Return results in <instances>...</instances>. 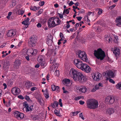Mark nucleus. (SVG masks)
<instances>
[{"label": "nucleus", "mask_w": 121, "mask_h": 121, "mask_svg": "<svg viewBox=\"0 0 121 121\" xmlns=\"http://www.w3.org/2000/svg\"><path fill=\"white\" fill-rule=\"evenodd\" d=\"M69 75L76 81L83 82L87 80L86 77L83 76L81 72H78L75 69L72 68L69 71Z\"/></svg>", "instance_id": "nucleus-1"}, {"label": "nucleus", "mask_w": 121, "mask_h": 121, "mask_svg": "<svg viewBox=\"0 0 121 121\" xmlns=\"http://www.w3.org/2000/svg\"><path fill=\"white\" fill-rule=\"evenodd\" d=\"M48 23V27L50 28H53L59 25L60 21L59 18L51 17L49 19Z\"/></svg>", "instance_id": "nucleus-2"}, {"label": "nucleus", "mask_w": 121, "mask_h": 121, "mask_svg": "<svg viewBox=\"0 0 121 121\" xmlns=\"http://www.w3.org/2000/svg\"><path fill=\"white\" fill-rule=\"evenodd\" d=\"M87 107L91 109H95L98 107L99 103L95 99H90L87 101Z\"/></svg>", "instance_id": "nucleus-3"}, {"label": "nucleus", "mask_w": 121, "mask_h": 121, "mask_svg": "<svg viewBox=\"0 0 121 121\" xmlns=\"http://www.w3.org/2000/svg\"><path fill=\"white\" fill-rule=\"evenodd\" d=\"M95 56L98 59L102 60L105 56L104 52L100 48L98 49L97 51L95 50L94 52Z\"/></svg>", "instance_id": "nucleus-4"}, {"label": "nucleus", "mask_w": 121, "mask_h": 121, "mask_svg": "<svg viewBox=\"0 0 121 121\" xmlns=\"http://www.w3.org/2000/svg\"><path fill=\"white\" fill-rule=\"evenodd\" d=\"M78 56L82 60L86 62H88V59L84 52L79 51L78 52Z\"/></svg>", "instance_id": "nucleus-5"}, {"label": "nucleus", "mask_w": 121, "mask_h": 121, "mask_svg": "<svg viewBox=\"0 0 121 121\" xmlns=\"http://www.w3.org/2000/svg\"><path fill=\"white\" fill-rule=\"evenodd\" d=\"M105 102L109 104H113L115 101L114 98L110 96H107L105 98Z\"/></svg>", "instance_id": "nucleus-6"}, {"label": "nucleus", "mask_w": 121, "mask_h": 121, "mask_svg": "<svg viewBox=\"0 0 121 121\" xmlns=\"http://www.w3.org/2000/svg\"><path fill=\"white\" fill-rule=\"evenodd\" d=\"M92 75L93 79L95 81H99L102 76L101 74L99 73H93Z\"/></svg>", "instance_id": "nucleus-7"}, {"label": "nucleus", "mask_w": 121, "mask_h": 121, "mask_svg": "<svg viewBox=\"0 0 121 121\" xmlns=\"http://www.w3.org/2000/svg\"><path fill=\"white\" fill-rule=\"evenodd\" d=\"M36 39L34 37H31L30 39L29 42V46L31 47H34L36 42Z\"/></svg>", "instance_id": "nucleus-8"}, {"label": "nucleus", "mask_w": 121, "mask_h": 121, "mask_svg": "<svg viewBox=\"0 0 121 121\" xmlns=\"http://www.w3.org/2000/svg\"><path fill=\"white\" fill-rule=\"evenodd\" d=\"M25 108L26 111V112H28L29 111H32L33 108V105H28L27 103H25L23 104Z\"/></svg>", "instance_id": "nucleus-9"}, {"label": "nucleus", "mask_w": 121, "mask_h": 121, "mask_svg": "<svg viewBox=\"0 0 121 121\" xmlns=\"http://www.w3.org/2000/svg\"><path fill=\"white\" fill-rule=\"evenodd\" d=\"M14 115L17 118L20 117L21 119L23 118L24 117V114L23 113H21L17 111L14 112Z\"/></svg>", "instance_id": "nucleus-10"}, {"label": "nucleus", "mask_w": 121, "mask_h": 121, "mask_svg": "<svg viewBox=\"0 0 121 121\" xmlns=\"http://www.w3.org/2000/svg\"><path fill=\"white\" fill-rule=\"evenodd\" d=\"M16 34L15 31L13 30H9L7 34L8 36L13 37Z\"/></svg>", "instance_id": "nucleus-11"}, {"label": "nucleus", "mask_w": 121, "mask_h": 121, "mask_svg": "<svg viewBox=\"0 0 121 121\" xmlns=\"http://www.w3.org/2000/svg\"><path fill=\"white\" fill-rule=\"evenodd\" d=\"M10 65V63L9 61H6L4 62L3 64V70L4 71H7Z\"/></svg>", "instance_id": "nucleus-12"}, {"label": "nucleus", "mask_w": 121, "mask_h": 121, "mask_svg": "<svg viewBox=\"0 0 121 121\" xmlns=\"http://www.w3.org/2000/svg\"><path fill=\"white\" fill-rule=\"evenodd\" d=\"M20 89L17 87H13L11 90V92L14 95H17L19 94Z\"/></svg>", "instance_id": "nucleus-13"}, {"label": "nucleus", "mask_w": 121, "mask_h": 121, "mask_svg": "<svg viewBox=\"0 0 121 121\" xmlns=\"http://www.w3.org/2000/svg\"><path fill=\"white\" fill-rule=\"evenodd\" d=\"M112 49L115 56H119L120 53V50L118 48L114 47V48H112Z\"/></svg>", "instance_id": "nucleus-14"}, {"label": "nucleus", "mask_w": 121, "mask_h": 121, "mask_svg": "<svg viewBox=\"0 0 121 121\" xmlns=\"http://www.w3.org/2000/svg\"><path fill=\"white\" fill-rule=\"evenodd\" d=\"M115 21L116 23V25L118 26H121V16L117 17Z\"/></svg>", "instance_id": "nucleus-15"}, {"label": "nucleus", "mask_w": 121, "mask_h": 121, "mask_svg": "<svg viewBox=\"0 0 121 121\" xmlns=\"http://www.w3.org/2000/svg\"><path fill=\"white\" fill-rule=\"evenodd\" d=\"M26 88L29 89L30 87L35 86V84L30 81H28L26 82L25 84Z\"/></svg>", "instance_id": "nucleus-16"}, {"label": "nucleus", "mask_w": 121, "mask_h": 121, "mask_svg": "<svg viewBox=\"0 0 121 121\" xmlns=\"http://www.w3.org/2000/svg\"><path fill=\"white\" fill-rule=\"evenodd\" d=\"M77 90L82 93H85L86 91V88L84 86H81L78 87L77 88Z\"/></svg>", "instance_id": "nucleus-17"}, {"label": "nucleus", "mask_w": 121, "mask_h": 121, "mask_svg": "<svg viewBox=\"0 0 121 121\" xmlns=\"http://www.w3.org/2000/svg\"><path fill=\"white\" fill-rule=\"evenodd\" d=\"M21 64L20 61L19 60H17L15 61L14 67L15 69L18 68Z\"/></svg>", "instance_id": "nucleus-18"}, {"label": "nucleus", "mask_w": 121, "mask_h": 121, "mask_svg": "<svg viewBox=\"0 0 121 121\" xmlns=\"http://www.w3.org/2000/svg\"><path fill=\"white\" fill-rule=\"evenodd\" d=\"M30 20L29 18L27 17L22 22V24L26 26H28L29 25V22Z\"/></svg>", "instance_id": "nucleus-19"}, {"label": "nucleus", "mask_w": 121, "mask_h": 121, "mask_svg": "<svg viewBox=\"0 0 121 121\" xmlns=\"http://www.w3.org/2000/svg\"><path fill=\"white\" fill-rule=\"evenodd\" d=\"M114 112V110L112 108H108L106 110V113L109 115L113 113Z\"/></svg>", "instance_id": "nucleus-20"}, {"label": "nucleus", "mask_w": 121, "mask_h": 121, "mask_svg": "<svg viewBox=\"0 0 121 121\" xmlns=\"http://www.w3.org/2000/svg\"><path fill=\"white\" fill-rule=\"evenodd\" d=\"M108 77L114 78L115 77L114 73L111 71H109L107 73Z\"/></svg>", "instance_id": "nucleus-21"}, {"label": "nucleus", "mask_w": 121, "mask_h": 121, "mask_svg": "<svg viewBox=\"0 0 121 121\" xmlns=\"http://www.w3.org/2000/svg\"><path fill=\"white\" fill-rule=\"evenodd\" d=\"M64 84L65 85L68 86L69 84L70 83V80L68 79H66L64 80Z\"/></svg>", "instance_id": "nucleus-22"}, {"label": "nucleus", "mask_w": 121, "mask_h": 121, "mask_svg": "<svg viewBox=\"0 0 121 121\" xmlns=\"http://www.w3.org/2000/svg\"><path fill=\"white\" fill-rule=\"evenodd\" d=\"M43 56L42 55H39L38 56L37 60L39 63L43 61Z\"/></svg>", "instance_id": "nucleus-23"}, {"label": "nucleus", "mask_w": 121, "mask_h": 121, "mask_svg": "<svg viewBox=\"0 0 121 121\" xmlns=\"http://www.w3.org/2000/svg\"><path fill=\"white\" fill-rule=\"evenodd\" d=\"M44 95L46 98L47 99L49 98V94L47 91V89H46L44 91Z\"/></svg>", "instance_id": "nucleus-24"}, {"label": "nucleus", "mask_w": 121, "mask_h": 121, "mask_svg": "<svg viewBox=\"0 0 121 121\" xmlns=\"http://www.w3.org/2000/svg\"><path fill=\"white\" fill-rule=\"evenodd\" d=\"M58 104V103L57 102L55 101L53 104H51V106L53 108H55L56 107H57Z\"/></svg>", "instance_id": "nucleus-25"}, {"label": "nucleus", "mask_w": 121, "mask_h": 121, "mask_svg": "<svg viewBox=\"0 0 121 121\" xmlns=\"http://www.w3.org/2000/svg\"><path fill=\"white\" fill-rule=\"evenodd\" d=\"M83 63H82V62L81 61H80L78 63V64L76 65V66L79 69H81V67H82V64Z\"/></svg>", "instance_id": "nucleus-26"}, {"label": "nucleus", "mask_w": 121, "mask_h": 121, "mask_svg": "<svg viewBox=\"0 0 121 121\" xmlns=\"http://www.w3.org/2000/svg\"><path fill=\"white\" fill-rule=\"evenodd\" d=\"M46 43L48 46H50L52 43V40L51 39H48Z\"/></svg>", "instance_id": "nucleus-27"}, {"label": "nucleus", "mask_w": 121, "mask_h": 121, "mask_svg": "<svg viewBox=\"0 0 121 121\" xmlns=\"http://www.w3.org/2000/svg\"><path fill=\"white\" fill-rule=\"evenodd\" d=\"M81 60L79 59H75L73 61V63L76 66V65H78L79 62Z\"/></svg>", "instance_id": "nucleus-28"}, {"label": "nucleus", "mask_w": 121, "mask_h": 121, "mask_svg": "<svg viewBox=\"0 0 121 121\" xmlns=\"http://www.w3.org/2000/svg\"><path fill=\"white\" fill-rule=\"evenodd\" d=\"M91 69L90 68V67L88 66L86 68V69H84L83 71H84L85 72L87 73H89L90 72L91 70Z\"/></svg>", "instance_id": "nucleus-29"}, {"label": "nucleus", "mask_w": 121, "mask_h": 121, "mask_svg": "<svg viewBox=\"0 0 121 121\" xmlns=\"http://www.w3.org/2000/svg\"><path fill=\"white\" fill-rule=\"evenodd\" d=\"M89 65L86 64H82V67H81V69L83 71L84 69H86V68H87Z\"/></svg>", "instance_id": "nucleus-30"}, {"label": "nucleus", "mask_w": 121, "mask_h": 121, "mask_svg": "<svg viewBox=\"0 0 121 121\" xmlns=\"http://www.w3.org/2000/svg\"><path fill=\"white\" fill-rule=\"evenodd\" d=\"M97 85H95V86L92 89L91 91L92 92H94L95 91L99 89V88Z\"/></svg>", "instance_id": "nucleus-31"}, {"label": "nucleus", "mask_w": 121, "mask_h": 121, "mask_svg": "<svg viewBox=\"0 0 121 121\" xmlns=\"http://www.w3.org/2000/svg\"><path fill=\"white\" fill-rule=\"evenodd\" d=\"M30 9L32 10L35 11L38 10L39 9V8L35 6H31L30 7Z\"/></svg>", "instance_id": "nucleus-32"}, {"label": "nucleus", "mask_w": 121, "mask_h": 121, "mask_svg": "<svg viewBox=\"0 0 121 121\" xmlns=\"http://www.w3.org/2000/svg\"><path fill=\"white\" fill-rule=\"evenodd\" d=\"M37 53V51L36 50L33 49L31 55L33 56H35L36 55Z\"/></svg>", "instance_id": "nucleus-33"}, {"label": "nucleus", "mask_w": 121, "mask_h": 121, "mask_svg": "<svg viewBox=\"0 0 121 121\" xmlns=\"http://www.w3.org/2000/svg\"><path fill=\"white\" fill-rule=\"evenodd\" d=\"M33 49L31 48L28 49L27 51V53L29 55L31 54L32 55Z\"/></svg>", "instance_id": "nucleus-34"}, {"label": "nucleus", "mask_w": 121, "mask_h": 121, "mask_svg": "<svg viewBox=\"0 0 121 121\" xmlns=\"http://www.w3.org/2000/svg\"><path fill=\"white\" fill-rule=\"evenodd\" d=\"M37 100L38 101L40 105H42V104L43 103L42 102V101L43 100L40 97H39L37 98Z\"/></svg>", "instance_id": "nucleus-35"}, {"label": "nucleus", "mask_w": 121, "mask_h": 121, "mask_svg": "<svg viewBox=\"0 0 121 121\" xmlns=\"http://www.w3.org/2000/svg\"><path fill=\"white\" fill-rule=\"evenodd\" d=\"M117 89L121 90V83H119L117 84L116 86Z\"/></svg>", "instance_id": "nucleus-36"}, {"label": "nucleus", "mask_w": 121, "mask_h": 121, "mask_svg": "<svg viewBox=\"0 0 121 121\" xmlns=\"http://www.w3.org/2000/svg\"><path fill=\"white\" fill-rule=\"evenodd\" d=\"M41 65L42 67V68H44V67L46 65V64L45 63V62L44 61H42L39 63Z\"/></svg>", "instance_id": "nucleus-37"}, {"label": "nucleus", "mask_w": 121, "mask_h": 121, "mask_svg": "<svg viewBox=\"0 0 121 121\" xmlns=\"http://www.w3.org/2000/svg\"><path fill=\"white\" fill-rule=\"evenodd\" d=\"M69 10H68V9H65L64 10L63 15H65V13L67 14H68L69 13Z\"/></svg>", "instance_id": "nucleus-38"}, {"label": "nucleus", "mask_w": 121, "mask_h": 121, "mask_svg": "<svg viewBox=\"0 0 121 121\" xmlns=\"http://www.w3.org/2000/svg\"><path fill=\"white\" fill-rule=\"evenodd\" d=\"M110 37L108 35H106L105 37V39L107 41L109 42L110 41Z\"/></svg>", "instance_id": "nucleus-39"}, {"label": "nucleus", "mask_w": 121, "mask_h": 121, "mask_svg": "<svg viewBox=\"0 0 121 121\" xmlns=\"http://www.w3.org/2000/svg\"><path fill=\"white\" fill-rule=\"evenodd\" d=\"M84 20L87 22H88L90 21L88 19V16L87 15H86L84 18Z\"/></svg>", "instance_id": "nucleus-40"}, {"label": "nucleus", "mask_w": 121, "mask_h": 121, "mask_svg": "<svg viewBox=\"0 0 121 121\" xmlns=\"http://www.w3.org/2000/svg\"><path fill=\"white\" fill-rule=\"evenodd\" d=\"M24 13V12L22 10L20 9L18 10V15H22Z\"/></svg>", "instance_id": "nucleus-41"}, {"label": "nucleus", "mask_w": 121, "mask_h": 121, "mask_svg": "<svg viewBox=\"0 0 121 121\" xmlns=\"http://www.w3.org/2000/svg\"><path fill=\"white\" fill-rule=\"evenodd\" d=\"M55 61L56 60L55 59L53 60L52 59H51L50 63L53 64V65H54L55 63Z\"/></svg>", "instance_id": "nucleus-42"}, {"label": "nucleus", "mask_w": 121, "mask_h": 121, "mask_svg": "<svg viewBox=\"0 0 121 121\" xmlns=\"http://www.w3.org/2000/svg\"><path fill=\"white\" fill-rule=\"evenodd\" d=\"M55 114L57 116L59 117H60L61 115L60 113L58 112V111L56 110H55L54 111Z\"/></svg>", "instance_id": "nucleus-43"}, {"label": "nucleus", "mask_w": 121, "mask_h": 121, "mask_svg": "<svg viewBox=\"0 0 121 121\" xmlns=\"http://www.w3.org/2000/svg\"><path fill=\"white\" fill-rule=\"evenodd\" d=\"M12 6L14 7L16 4V1L15 0H13L12 1Z\"/></svg>", "instance_id": "nucleus-44"}, {"label": "nucleus", "mask_w": 121, "mask_h": 121, "mask_svg": "<svg viewBox=\"0 0 121 121\" xmlns=\"http://www.w3.org/2000/svg\"><path fill=\"white\" fill-rule=\"evenodd\" d=\"M43 11V9H40L39 11H38V12L37 13L38 15L41 14Z\"/></svg>", "instance_id": "nucleus-45"}, {"label": "nucleus", "mask_w": 121, "mask_h": 121, "mask_svg": "<svg viewBox=\"0 0 121 121\" xmlns=\"http://www.w3.org/2000/svg\"><path fill=\"white\" fill-rule=\"evenodd\" d=\"M79 112L78 111H77L75 112H72L73 115H72V116H76L77 115L78 113Z\"/></svg>", "instance_id": "nucleus-46"}, {"label": "nucleus", "mask_w": 121, "mask_h": 121, "mask_svg": "<svg viewBox=\"0 0 121 121\" xmlns=\"http://www.w3.org/2000/svg\"><path fill=\"white\" fill-rule=\"evenodd\" d=\"M52 88L53 91H54L56 90V86L54 85H52L51 86Z\"/></svg>", "instance_id": "nucleus-47"}, {"label": "nucleus", "mask_w": 121, "mask_h": 121, "mask_svg": "<svg viewBox=\"0 0 121 121\" xmlns=\"http://www.w3.org/2000/svg\"><path fill=\"white\" fill-rule=\"evenodd\" d=\"M55 74L57 76H58L59 75V70H56V71L55 72Z\"/></svg>", "instance_id": "nucleus-48"}, {"label": "nucleus", "mask_w": 121, "mask_h": 121, "mask_svg": "<svg viewBox=\"0 0 121 121\" xmlns=\"http://www.w3.org/2000/svg\"><path fill=\"white\" fill-rule=\"evenodd\" d=\"M44 4V1H40L39 3V5L40 6H43Z\"/></svg>", "instance_id": "nucleus-49"}, {"label": "nucleus", "mask_w": 121, "mask_h": 121, "mask_svg": "<svg viewBox=\"0 0 121 121\" xmlns=\"http://www.w3.org/2000/svg\"><path fill=\"white\" fill-rule=\"evenodd\" d=\"M62 100L61 99H60L59 100V105H60L61 107L62 106V104L61 102Z\"/></svg>", "instance_id": "nucleus-50"}, {"label": "nucleus", "mask_w": 121, "mask_h": 121, "mask_svg": "<svg viewBox=\"0 0 121 121\" xmlns=\"http://www.w3.org/2000/svg\"><path fill=\"white\" fill-rule=\"evenodd\" d=\"M12 14V12H9L8 14V16L7 17V18L8 19H9L10 18V17L11 15Z\"/></svg>", "instance_id": "nucleus-51"}, {"label": "nucleus", "mask_w": 121, "mask_h": 121, "mask_svg": "<svg viewBox=\"0 0 121 121\" xmlns=\"http://www.w3.org/2000/svg\"><path fill=\"white\" fill-rule=\"evenodd\" d=\"M37 89V88L36 87H32L30 89V90L32 91H34L35 90H36Z\"/></svg>", "instance_id": "nucleus-52"}, {"label": "nucleus", "mask_w": 121, "mask_h": 121, "mask_svg": "<svg viewBox=\"0 0 121 121\" xmlns=\"http://www.w3.org/2000/svg\"><path fill=\"white\" fill-rule=\"evenodd\" d=\"M62 89L63 91V92L64 93H68V91L65 90V88L64 87H63Z\"/></svg>", "instance_id": "nucleus-53"}, {"label": "nucleus", "mask_w": 121, "mask_h": 121, "mask_svg": "<svg viewBox=\"0 0 121 121\" xmlns=\"http://www.w3.org/2000/svg\"><path fill=\"white\" fill-rule=\"evenodd\" d=\"M85 12V11L83 9H82L81 10H80L79 11V13H84Z\"/></svg>", "instance_id": "nucleus-54"}, {"label": "nucleus", "mask_w": 121, "mask_h": 121, "mask_svg": "<svg viewBox=\"0 0 121 121\" xmlns=\"http://www.w3.org/2000/svg\"><path fill=\"white\" fill-rule=\"evenodd\" d=\"M102 10L101 9H99L98 10V13L99 15L101 14L102 13Z\"/></svg>", "instance_id": "nucleus-55"}, {"label": "nucleus", "mask_w": 121, "mask_h": 121, "mask_svg": "<svg viewBox=\"0 0 121 121\" xmlns=\"http://www.w3.org/2000/svg\"><path fill=\"white\" fill-rule=\"evenodd\" d=\"M97 86H98V87L99 88V86L101 87H103V84L102 83H99L98 85H97Z\"/></svg>", "instance_id": "nucleus-56"}, {"label": "nucleus", "mask_w": 121, "mask_h": 121, "mask_svg": "<svg viewBox=\"0 0 121 121\" xmlns=\"http://www.w3.org/2000/svg\"><path fill=\"white\" fill-rule=\"evenodd\" d=\"M79 117L81 118L83 120L84 119V118L83 117V116L82 115V113H81L80 114Z\"/></svg>", "instance_id": "nucleus-57"}, {"label": "nucleus", "mask_w": 121, "mask_h": 121, "mask_svg": "<svg viewBox=\"0 0 121 121\" xmlns=\"http://www.w3.org/2000/svg\"><path fill=\"white\" fill-rule=\"evenodd\" d=\"M109 82H110L112 83L113 84H114L115 83L114 81L111 79H110L109 80Z\"/></svg>", "instance_id": "nucleus-58"}, {"label": "nucleus", "mask_w": 121, "mask_h": 121, "mask_svg": "<svg viewBox=\"0 0 121 121\" xmlns=\"http://www.w3.org/2000/svg\"><path fill=\"white\" fill-rule=\"evenodd\" d=\"M81 96H78L75 98V100H78L81 98Z\"/></svg>", "instance_id": "nucleus-59"}, {"label": "nucleus", "mask_w": 121, "mask_h": 121, "mask_svg": "<svg viewBox=\"0 0 121 121\" xmlns=\"http://www.w3.org/2000/svg\"><path fill=\"white\" fill-rule=\"evenodd\" d=\"M77 20L79 21L81 20V19H82V17H76Z\"/></svg>", "instance_id": "nucleus-60"}, {"label": "nucleus", "mask_w": 121, "mask_h": 121, "mask_svg": "<svg viewBox=\"0 0 121 121\" xmlns=\"http://www.w3.org/2000/svg\"><path fill=\"white\" fill-rule=\"evenodd\" d=\"M18 10L19 9L17 8V7H15V9L14 10H15V12L16 14H18Z\"/></svg>", "instance_id": "nucleus-61"}, {"label": "nucleus", "mask_w": 121, "mask_h": 121, "mask_svg": "<svg viewBox=\"0 0 121 121\" xmlns=\"http://www.w3.org/2000/svg\"><path fill=\"white\" fill-rule=\"evenodd\" d=\"M79 25V23H77L75 25V27L76 29H77V28L78 27Z\"/></svg>", "instance_id": "nucleus-62"}, {"label": "nucleus", "mask_w": 121, "mask_h": 121, "mask_svg": "<svg viewBox=\"0 0 121 121\" xmlns=\"http://www.w3.org/2000/svg\"><path fill=\"white\" fill-rule=\"evenodd\" d=\"M56 90L57 92H59L60 91L59 87L58 86H57L56 87Z\"/></svg>", "instance_id": "nucleus-63"}, {"label": "nucleus", "mask_w": 121, "mask_h": 121, "mask_svg": "<svg viewBox=\"0 0 121 121\" xmlns=\"http://www.w3.org/2000/svg\"><path fill=\"white\" fill-rule=\"evenodd\" d=\"M41 24L39 23H38L37 25V27L38 28H40L41 26Z\"/></svg>", "instance_id": "nucleus-64"}]
</instances>
